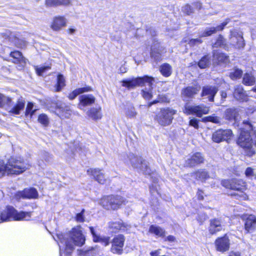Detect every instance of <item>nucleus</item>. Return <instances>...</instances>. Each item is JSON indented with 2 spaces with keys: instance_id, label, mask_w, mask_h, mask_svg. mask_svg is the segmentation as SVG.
Segmentation results:
<instances>
[{
  "instance_id": "1",
  "label": "nucleus",
  "mask_w": 256,
  "mask_h": 256,
  "mask_svg": "<svg viewBox=\"0 0 256 256\" xmlns=\"http://www.w3.org/2000/svg\"><path fill=\"white\" fill-rule=\"evenodd\" d=\"M242 124L244 126L240 128L242 130L237 143L244 148L246 155L251 156L256 153V135H252L250 132L253 130L254 126L250 120H244Z\"/></svg>"
},
{
  "instance_id": "2",
  "label": "nucleus",
  "mask_w": 256,
  "mask_h": 256,
  "mask_svg": "<svg viewBox=\"0 0 256 256\" xmlns=\"http://www.w3.org/2000/svg\"><path fill=\"white\" fill-rule=\"evenodd\" d=\"M58 236L60 240L58 245L60 256H62V252L64 248L66 252L70 254L73 250L74 245L82 246L85 242V237L82 234L80 226H78L72 229L70 240L66 239L62 235H58Z\"/></svg>"
},
{
  "instance_id": "3",
  "label": "nucleus",
  "mask_w": 256,
  "mask_h": 256,
  "mask_svg": "<svg viewBox=\"0 0 256 256\" xmlns=\"http://www.w3.org/2000/svg\"><path fill=\"white\" fill-rule=\"evenodd\" d=\"M30 164L20 157L11 158L6 164H0V178L7 175L22 174L29 169Z\"/></svg>"
},
{
  "instance_id": "4",
  "label": "nucleus",
  "mask_w": 256,
  "mask_h": 256,
  "mask_svg": "<svg viewBox=\"0 0 256 256\" xmlns=\"http://www.w3.org/2000/svg\"><path fill=\"white\" fill-rule=\"evenodd\" d=\"M222 184L226 188H230L236 191L231 194V196H234L236 199L240 200H246L248 196L244 192L246 189V183L240 179L232 178L230 180H222Z\"/></svg>"
},
{
  "instance_id": "5",
  "label": "nucleus",
  "mask_w": 256,
  "mask_h": 256,
  "mask_svg": "<svg viewBox=\"0 0 256 256\" xmlns=\"http://www.w3.org/2000/svg\"><path fill=\"white\" fill-rule=\"evenodd\" d=\"M30 218V212H18L10 206L0 212V223L11 220H28Z\"/></svg>"
},
{
  "instance_id": "6",
  "label": "nucleus",
  "mask_w": 256,
  "mask_h": 256,
  "mask_svg": "<svg viewBox=\"0 0 256 256\" xmlns=\"http://www.w3.org/2000/svg\"><path fill=\"white\" fill-rule=\"evenodd\" d=\"M122 156H121L122 157ZM121 159L125 163L130 162L132 166L136 169L141 171L145 174L150 175L151 174V170L148 166L147 162L142 159L140 156H135L134 154L130 153L127 156V158Z\"/></svg>"
},
{
  "instance_id": "7",
  "label": "nucleus",
  "mask_w": 256,
  "mask_h": 256,
  "mask_svg": "<svg viewBox=\"0 0 256 256\" xmlns=\"http://www.w3.org/2000/svg\"><path fill=\"white\" fill-rule=\"evenodd\" d=\"M127 202L120 196H109L103 197L100 204L106 210H117L122 204H126Z\"/></svg>"
},
{
  "instance_id": "8",
  "label": "nucleus",
  "mask_w": 256,
  "mask_h": 256,
  "mask_svg": "<svg viewBox=\"0 0 256 256\" xmlns=\"http://www.w3.org/2000/svg\"><path fill=\"white\" fill-rule=\"evenodd\" d=\"M155 82L154 78L144 76L142 77L128 78L122 81V86L126 88L128 90L133 89L136 86H142L146 83L149 84L150 86Z\"/></svg>"
},
{
  "instance_id": "9",
  "label": "nucleus",
  "mask_w": 256,
  "mask_h": 256,
  "mask_svg": "<svg viewBox=\"0 0 256 256\" xmlns=\"http://www.w3.org/2000/svg\"><path fill=\"white\" fill-rule=\"evenodd\" d=\"M176 112V110L170 108H162L156 114L155 120L162 126H169L172 124Z\"/></svg>"
},
{
  "instance_id": "10",
  "label": "nucleus",
  "mask_w": 256,
  "mask_h": 256,
  "mask_svg": "<svg viewBox=\"0 0 256 256\" xmlns=\"http://www.w3.org/2000/svg\"><path fill=\"white\" fill-rule=\"evenodd\" d=\"M242 36V32L237 30H230L229 36L230 44L236 48H243L245 43Z\"/></svg>"
},
{
  "instance_id": "11",
  "label": "nucleus",
  "mask_w": 256,
  "mask_h": 256,
  "mask_svg": "<svg viewBox=\"0 0 256 256\" xmlns=\"http://www.w3.org/2000/svg\"><path fill=\"white\" fill-rule=\"evenodd\" d=\"M209 108L204 105L184 106V112L187 114H194L197 116L201 117L203 114L208 113Z\"/></svg>"
},
{
  "instance_id": "12",
  "label": "nucleus",
  "mask_w": 256,
  "mask_h": 256,
  "mask_svg": "<svg viewBox=\"0 0 256 256\" xmlns=\"http://www.w3.org/2000/svg\"><path fill=\"white\" fill-rule=\"evenodd\" d=\"M125 241L122 234L116 236L112 242L111 252L116 254H121L123 252V247Z\"/></svg>"
},
{
  "instance_id": "13",
  "label": "nucleus",
  "mask_w": 256,
  "mask_h": 256,
  "mask_svg": "<svg viewBox=\"0 0 256 256\" xmlns=\"http://www.w3.org/2000/svg\"><path fill=\"white\" fill-rule=\"evenodd\" d=\"M38 196V191L34 188H26L22 191L17 192L14 195V198L19 200L22 199L36 198Z\"/></svg>"
},
{
  "instance_id": "14",
  "label": "nucleus",
  "mask_w": 256,
  "mask_h": 256,
  "mask_svg": "<svg viewBox=\"0 0 256 256\" xmlns=\"http://www.w3.org/2000/svg\"><path fill=\"white\" fill-rule=\"evenodd\" d=\"M200 90V87L187 86L182 90L181 98L184 101L188 102L193 98Z\"/></svg>"
},
{
  "instance_id": "15",
  "label": "nucleus",
  "mask_w": 256,
  "mask_h": 256,
  "mask_svg": "<svg viewBox=\"0 0 256 256\" xmlns=\"http://www.w3.org/2000/svg\"><path fill=\"white\" fill-rule=\"evenodd\" d=\"M232 132L230 130H218L212 134V140L216 142L228 141L232 136Z\"/></svg>"
},
{
  "instance_id": "16",
  "label": "nucleus",
  "mask_w": 256,
  "mask_h": 256,
  "mask_svg": "<svg viewBox=\"0 0 256 256\" xmlns=\"http://www.w3.org/2000/svg\"><path fill=\"white\" fill-rule=\"evenodd\" d=\"M67 19L64 16H56L53 18L50 28L55 32H58L66 26Z\"/></svg>"
},
{
  "instance_id": "17",
  "label": "nucleus",
  "mask_w": 256,
  "mask_h": 256,
  "mask_svg": "<svg viewBox=\"0 0 256 256\" xmlns=\"http://www.w3.org/2000/svg\"><path fill=\"white\" fill-rule=\"evenodd\" d=\"M164 52V48L160 46V42L154 40L151 46V57L156 61H160L161 60L162 54Z\"/></svg>"
},
{
  "instance_id": "18",
  "label": "nucleus",
  "mask_w": 256,
  "mask_h": 256,
  "mask_svg": "<svg viewBox=\"0 0 256 256\" xmlns=\"http://www.w3.org/2000/svg\"><path fill=\"white\" fill-rule=\"evenodd\" d=\"M78 99V108L82 110H85V107L92 105L96 101L95 97L92 94H83Z\"/></svg>"
},
{
  "instance_id": "19",
  "label": "nucleus",
  "mask_w": 256,
  "mask_h": 256,
  "mask_svg": "<svg viewBox=\"0 0 256 256\" xmlns=\"http://www.w3.org/2000/svg\"><path fill=\"white\" fill-rule=\"evenodd\" d=\"M10 104H10H6V109L10 114L17 115L19 114L20 112L24 109L25 106V101L22 98H20L14 106H12Z\"/></svg>"
},
{
  "instance_id": "20",
  "label": "nucleus",
  "mask_w": 256,
  "mask_h": 256,
  "mask_svg": "<svg viewBox=\"0 0 256 256\" xmlns=\"http://www.w3.org/2000/svg\"><path fill=\"white\" fill-rule=\"evenodd\" d=\"M216 250L220 252H225L230 248V240L226 235L222 238H218L215 241Z\"/></svg>"
},
{
  "instance_id": "21",
  "label": "nucleus",
  "mask_w": 256,
  "mask_h": 256,
  "mask_svg": "<svg viewBox=\"0 0 256 256\" xmlns=\"http://www.w3.org/2000/svg\"><path fill=\"white\" fill-rule=\"evenodd\" d=\"M230 19H226L222 23L216 27L207 28L204 31L200 34V37H206L211 36L213 34L216 33L217 32L222 30L230 22Z\"/></svg>"
},
{
  "instance_id": "22",
  "label": "nucleus",
  "mask_w": 256,
  "mask_h": 256,
  "mask_svg": "<svg viewBox=\"0 0 256 256\" xmlns=\"http://www.w3.org/2000/svg\"><path fill=\"white\" fill-rule=\"evenodd\" d=\"M233 96L236 100L240 102H246L248 99L246 92L240 84L234 86Z\"/></svg>"
},
{
  "instance_id": "23",
  "label": "nucleus",
  "mask_w": 256,
  "mask_h": 256,
  "mask_svg": "<svg viewBox=\"0 0 256 256\" xmlns=\"http://www.w3.org/2000/svg\"><path fill=\"white\" fill-rule=\"evenodd\" d=\"M239 116V110L234 106L227 108L224 112V118L229 121L236 122Z\"/></svg>"
},
{
  "instance_id": "24",
  "label": "nucleus",
  "mask_w": 256,
  "mask_h": 256,
  "mask_svg": "<svg viewBox=\"0 0 256 256\" xmlns=\"http://www.w3.org/2000/svg\"><path fill=\"white\" fill-rule=\"evenodd\" d=\"M218 91V88L216 86H206L202 88L201 96H207L209 101L213 102Z\"/></svg>"
},
{
  "instance_id": "25",
  "label": "nucleus",
  "mask_w": 256,
  "mask_h": 256,
  "mask_svg": "<svg viewBox=\"0 0 256 256\" xmlns=\"http://www.w3.org/2000/svg\"><path fill=\"white\" fill-rule=\"evenodd\" d=\"M244 229L248 232H253L256 229V216L253 214L244 218Z\"/></svg>"
},
{
  "instance_id": "26",
  "label": "nucleus",
  "mask_w": 256,
  "mask_h": 256,
  "mask_svg": "<svg viewBox=\"0 0 256 256\" xmlns=\"http://www.w3.org/2000/svg\"><path fill=\"white\" fill-rule=\"evenodd\" d=\"M224 224L218 218H213L210 220L209 226V232L210 234H214L217 232L222 230L224 228Z\"/></svg>"
},
{
  "instance_id": "27",
  "label": "nucleus",
  "mask_w": 256,
  "mask_h": 256,
  "mask_svg": "<svg viewBox=\"0 0 256 256\" xmlns=\"http://www.w3.org/2000/svg\"><path fill=\"white\" fill-rule=\"evenodd\" d=\"M90 230L92 235L93 240L96 242H100L103 246H106L110 243V238L109 236H100L96 234L93 227H90Z\"/></svg>"
},
{
  "instance_id": "28",
  "label": "nucleus",
  "mask_w": 256,
  "mask_h": 256,
  "mask_svg": "<svg viewBox=\"0 0 256 256\" xmlns=\"http://www.w3.org/2000/svg\"><path fill=\"white\" fill-rule=\"evenodd\" d=\"M87 173L90 176H92L95 180L100 184H104L106 181L104 174L99 169L90 168L87 170Z\"/></svg>"
},
{
  "instance_id": "29",
  "label": "nucleus",
  "mask_w": 256,
  "mask_h": 256,
  "mask_svg": "<svg viewBox=\"0 0 256 256\" xmlns=\"http://www.w3.org/2000/svg\"><path fill=\"white\" fill-rule=\"evenodd\" d=\"M56 112L62 118H68L72 114V110L69 106H66L64 104H60L57 105Z\"/></svg>"
},
{
  "instance_id": "30",
  "label": "nucleus",
  "mask_w": 256,
  "mask_h": 256,
  "mask_svg": "<svg viewBox=\"0 0 256 256\" xmlns=\"http://www.w3.org/2000/svg\"><path fill=\"white\" fill-rule=\"evenodd\" d=\"M86 114L90 118L94 120L101 119L102 116L101 106H96L91 108L86 112Z\"/></svg>"
},
{
  "instance_id": "31",
  "label": "nucleus",
  "mask_w": 256,
  "mask_h": 256,
  "mask_svg": "<svg viewBox=\"0 0 256 256\" xmlns=\"http://www.w3.org/2000/svg\"><path fill=\"white\" fill-rule=\"evenodd\" d=\"M204 161V158L200 152L194 154L191 158L186 160V164L187 166H194L196 165L202 163Z\"/></svg>"
},
{
  "instance_id": "32",
  "label": "nucleus",
  "mask_w": 256,
  "mask_h": 256,
  "mask_svg": "<svg viewBox=\"0 0 256 256\" xmlns=\"http://www.w3.org/2000/svg\"><path fill=\"white\" fill-rule=\"evenodd\" d=\"M127 226L128 225L124 224L122 220L108 223V226L113 232H116L119 230H125Z\"/></svg>"
},
{
  "instance_id": "33",
  "label": "nucleus",
  "mask_w": 256,
  "mask_h": 256,
  "mask_svg": "<svg viewBox=\"0 0 256 256\" xmlns=\"http://www.w3.org/2000/svg\"><path fill=\"white\" fill-rule=\"evenodd\" d=\"M91 90L92 89L90 86H86L84 88H76L68 94V98L70 100H72L74 99L78 94H82L84 92H90Z\"/></svg>"
},
{
  "instance_id": "34",
  "label": "nucleus",
  "mask_w": 256,
  "mask_h": 256,
  "mask_svg": "<svg viewBox=\"0 0 256 256\" xmlns=\"http://www.w3.org/2000/svg\"><path fill=\"white\" fill-rule=\"evenodd\" d=\"M256 78L251 72H246L242 78V84L246 86H252L255 84Z\"/></svg>"
},
{
  "instance_id": "35",
  "label": "nucleus",
  "mask_w": 256,
  "mask_h": 256,
  "mask_svg": "<svg viewBox=\"0 0 256 256\" xmlns=\"http://www.w3.org/2000/svg\"><path fill=\"white\" fill-rule=\"evenodd\" d=\"M10 55L12 58H14V62H19L22 65H23V64H26V59L23 56L22 54L19 51H14L11 52Z\"/></svg>"
},
{
  "instance_id": "36",
  "label": "nucleus",
  "mask_w": 256,
  "mask_h": 256,
  "mask_svg": "<svg viewBox=\"0 0 256 256\" xmlns=\"http://www.w3.org/2000/svg\"><path fill=\"white\" fill-rule=\"evenodd\" d=\"M214 58L218 63H227L230 60L228 56L224 53L218 52L214 53Z\"/></svg>"
},
{
  "instance_id": "37",
  "label": "nucleus",
  "mask_w": 256,
  "mask_h": 256,
  "mask_svg": "<svg viewBox=\"0 0 256 256\" xmlns=\"http://www.w3.org/2000/svg\"><path fill=\"white\" fill-rule=\"evenodd\" d=\"M160 70L163 76L168 77L172 74V68L169 64L164 63L160 66Z\"/></svg>"
},
{
  "instance_id": "38",
  "label": "nucleus",
  "mask_w": 256,
  "mask_h": 256,
  "mask_svg": "<svg viewBox=\"0 0 256 256\" xmlns=\"http://www.w3.org/2000/svg\"><path fill=\"white\" fill-rule=\"evenodd\" d=\"M149 232L160 237H163L165 236V230L162 228L155 225L150 226Z\"/></svg>"
},
{
  "instance_id": "39",
  "label": "nucleus",
  "mask_w": 256,
  "mask_h": 256,
  "mask_svg": "<svg viewBox=\"0 0 256 256\" xmlns=\"http://www.w3.org/2000/svg\"><path fill=\"white\" fill-rule=\"evenodd\" d=\"M210 64V57L208 55L204 56L198 62V66L200 68H205Z\"/></svg>"
},
{
  "instance_id": "40",
  "label": "nucleus",
  "mask_w": 256,
  "mask_h": 256,
  "mask_svg": "<svg viewBox=\"0 0 256 256\" xmlns=\"http://www.w3.org/2000/svg\"><path fill=\"white\" fill-rule=\"evenodd\" d=\"M242 70L238 68H234L229 74V76L232 80L240 78L242 74Z\"/></svg>"
},
{
  "instance_id": "41",
  "label": "nucleus",
  "mask_w": 256,
  "mask_h": 256,
  "mask_svg": "<svg viewBox=\"0 0 256 256\" xmlns=\"http://www.w3.org/2000/svg\"><path fill=\"white\" fill-rule=\"evenodd\" d=\"M65 86V79L62 74H58L57 78V84L56 85V90L59 92Z\"/></svg>"
},
{
  "instance_id": "42",
  "label": "nucleus",
  "mask_w": 256,
  "mask_h": 256,
  "mask_svg": "<svg viewBox=\"0 0 256 256\" xmlns=\"http://www.w3.org/2000/svg\"><path fill=\"white\" fill-rule=\"evenodd\" d=\"M10 102H12L10 98L0 93V108L6 106V104H10Z\"/></svg>"
},
{
  "instance_id": "43",
  "label": "nucleus",
  "mask_w": 256,
  "mask_h": 256,
  "mask_svg": "<svg viewBox=\"0 0 256 256\" xmlns=\"http://www.w3.org/2000/svg\"><path fill=\"white\" fill-rule=\"evenodd\" d=\"M194 174L196 179L202 181L204 180L208 177V172L204 170H200Z\"/></svg>"
},
{
  "instance_id": "44",
  "label": "nucleus",
  "mask_w": 256,
  "mask_h": 256,
  "mask_svg": "<svg viewBox=\"0 0 256 256\" xmlns=\"http://www.w3.org/2000/svg\"><path fill=\"white\" fill-rule=\"evenodd\" d=\"M125 114L127 118H132L136 117L137 112L136 111L135 108L132 106H130L126 109Z\"/></svg>"
},
{
  "instance_id": "45",
  "label": "nucleus",
  "mask_w": 256,
  "mask_h": 256,
  "mask_svg": "<svg viewBox=\"0 0 256 256\" xmlns=\"http://www.w3.org/2000/svg\"><path fill=\"white\" fill-rule=\"evenodd\" d=\"M213 46L214 48L221 47L226 48V40L222 35L218 36L216 42L214 44Z\"/></svg>"
},
{
  "instance_id": "46",
  "label": "nucleus",
  "mask_w": 256,
  "mask_h": 256,
  "mask_svg": "<svg viewBox=\"0 0 256 256\" xmlns=\"http://www.w3.org/2000/svg\"><path fill=\"white\" fill-rule=\"evenodd\" d=\"M38 122L44 126H46L49 124V118L46 114H42L38 117Z\"/></svg>"
},
{
  "instance_id": "47",
  "label": "nucleus",
  "mask_w": 256,
  "mask_h": 256,
  "mask_svg": "<svg viewBox=\"0 0 256 256\" xmlns=\"http://www.w3.org/2000/svg\"><path fill=\"white\" fill-rule=\"evenodd\" d=\"M152 85H151V86H149L148 90H147L146 88L145 90H142V95L143 97L146 99V100H150L152 98Z\"/></svg>"
},
{
  "instance_id": "48",
  "label": "nucleus",
  "mask_w": 256,
  "mask_h": 256,
  "mask_svg": "<svg viewBox=\"0 0 256 256\" xmlns=\"http://www.w3.org/2000/svg\"><path fill=\"white\" fill-rule=\"evenodd\" d=\"M34 104L32 102H28L26 108V115L28 116L30 114V116H32L34 114L36 110L35 109L32 110Z\"/></svg>"
},
{
  "instance_id": "49",
  "label": "nucleus",
  "mask_w": 256,
  "mask_h": 256,
  "mask_svg": "<svg viewBox=\"0 0 256 256\" xmlns=\"http://www.w3.org/2000/svg\"><path fill=\"white\" fill-rule=\"evenodd\" d=\"M204 120L205 122H210L214 124H218L220 122V118L215 116H210L204 118Z\"/></svg>"
},
{
  "instance_id": "50",
  "label": "nucleus",
  "mask_w": 256,
  "mask_h": 256,
  "mask_svg": "<svg viewBox=\"0 0 256 256\" xmlns=\"http://www.w3.org/2000/svg\"><path fill=\"white\" fill-rule=\"evenodd\" d=\"M170 102L169 99L164 94L159 95L156 100H154L152 104H156L157 102Z\"/></svg>"
},
{
  "instance_id": "51",
  "label": "nucleus",
  "mask_w": 256,
  "mask_h": 256,
  "mask_svg": "<svg viewBox=\"0 0 256 256\" xmlns=\"http://www.w3.org/2000/svg\"><path fill=\"white\" fill-rule=\"evenodd\" d=\"M84 210L83 209L80 213L76 214L75 220L77 222H82L84 221Z\"/></svg>"
},
{
  "instance_id": "52",
  "label": "nucleus",
  "mask_w": 256,
  "mask_h": 256,
  "mask_svg": "<svg viewBox=\"0 0 256 256\" xmlns=\"http://www.w3.org/2000/svg\"><path fill=\"white\" fill-rule=\"evenodd\" d=\"M14 44L18 48H22L26 46V42L24 40L16 38L14 40Z\"/></svg>"
},
{
  "instance_id": "53",
  "label": "nucleus",
  "mask_w": 256,
  "mask_h": 256,
  "mask_svg": "<svg viewBox=\"0 0 256 256\" xmlns=\"http://www.w3.org/2000/svg\"><path fill=\"white\" fill-rule=\"evenodd\" d=\"M58 0H46L45 4L46 7L58 6Z\"/></svg>"
},
{
  "instance_id": "54",
  "label": "nucleus",
  "mask_w": 256,
  "mask_h": 256,
  "mask_svg": "<svg viewBox=\"0 0 256 256\" xmlns=\"http://www.w3.org/2000/svg\"><path fill=\"white\" fill-rule=\"evenodd\" d=\"M245 174L247 177L254 176L256 179V174H254V169L250 167L248 168L245 171Z\"/></svg>"
},
{
  "instance_id": "55",
  "label": "nucleus",
  "mask_w": 256,
  "mask_h": 256,
  "mask_svg": "<svg viewBox=\"0 0 256 256\" xmlns=\"http://www.w3.org/2000/svg\"><path fill=\"white\" fill-rule=\"evenodd\" d=\"M202 42V40L200 38H198L190 40H188V44L190 46H194L198 45L200 44H201Z\"/></svg>"
},
{
  "instance_id": "56",
  "label": "nucleus",
  "mask_w": 256,
  "mask_h": 256,
  "mask_svg": "<svg viewBox=\"0 0 256 256\" xmlns=\"http://www.w3.org/2000/svg\"><path fill=\"white\" fill-rule=\"evenodd\" d=\"M50 69V67L48 66H43L37 68L36 70L38 75H42L44 72Z\"/></svg>"
},
{
  "instance_id": "57",
  "label": "nucleus",
  "mask_w": 256,
  "mask_h": 256,
  "mask_svg": "<svg viewBox=\"0 0 256 256\" xmlns=\"http://www.w3.org/2000/svg\"><path fill=\"white\" fill-rule=\"evenodd\" d=\"M189 125L192 126H193L196 129H198L199 127L198 120L195 118H193L190 120Z\"/></svg>"
},
{
  "instance_id": "58",
  "label": "nucleus",
  "mask_w": 256,
  "mask_h": 256,
  "mask_svg": "<svg viewBox=\"0 0 256 256\" xmlns=\"http://www.w3.org/2000/svg\"><path fill=\"white\" fill-rule=\"evenodd\" d=\"M58 6H67L70 4L71 0H58Z\"/></svg>"
},
{
  "instance_id": "59",
  "label": "nucleus",
  "mask_w": 256,
  "mask_h": 256,
  "mask_svg": "<svg viewBox=\"0 0 256 256\" xmlns=\"http://www.w3.org/2000/svg\"><path fill=\"white\" fill-rule=\"evenodd\" d=\"M92 252L91 250H80L79 251L78 254L81 256H90V254Z\"/></svg>"
},
{
  "instance_id": "60",
  "label": "nucleus",
  "mask_w": 256,
  "mask_h": 256,
  "mask_svg": "<svg viewBox=\"0 0 256 256\" xmlns=\"http://www.w3.org/2000/svg\"><path fill=\"white\" fill-rule=\"evenodd\" d=\"M208 216L206 214H204L202 215V216H198L197 220L198 221H199L200 222L202 223L203 222H204L206 218Z\"/></svg>"
},
{
  "instance_id": "61",
  "label": "nucleus",
  "mask_w": 256,
  "mask_h": 256,
  "mask_svg": "<svg viewBox=\"0 0 256 256\" xmlns=\"http://www.w3.org/2000/svg\"><path fill=\"white\" fill-rule=\"evenodd\" d=\"M197 196L198 200H204V192L202 190H198L197 192Z\"/></svg>"
},
{
  "instance_id": "62",
  "label": "nucleus",
  "mask_w": 256,
  "mask_h": 256,
  "mask_svg": "<svg viewBox=\"0 0 256 256\" xmlns=\"http://www.w3.org/2000/svg\"><path fill=\"white\" fill-rule=\"evenodd\" d=\"M184 8L188 14H190L192 12L191 7L189 5L186 6Z\"/></svg>"
},
{
  "instance_id": "63",
  "label": "nucleus",
  "mask_w": 256,
  "mask_h": 256,
  "mask_svg": "<svg viewBox=\"0 0 256 256\" xmlns=\"http://www.w3.org/2000/svg\"><path fill=\"white\" fill-rule=\"evenodd\" d=\"M228 256H240V253L239 252L232 251L230 253Z\"/></svg>"
},
{
  "instance_id": "64",
  "label": "nucleus",
  "mask_w": 256,
  "mask_h": 256,
  "mask_svg": "<svg viewBox=\"0 0 256 256\" xmlns=\"http://www.w3.org/2000/svg\"><path fill=\"white\" fill-rule=\"evenodd\" d=\"M168 241L170 242H173L175 240V238L172 236H168L166 239Z\"/></svg>"
}]
</instances>
